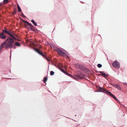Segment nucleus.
Listing matches in <instances>:
<instances>
[{
	"label": "nucleus",
	"instance_id": "nucleus-2",
	"mask_svg": "<svg viewBox=\"0 0 127 127\" xmlns=\"http://www.w3.org/2000/svg\"><path fill=\"white\" fill-rule=\"evenodd\" d=\"M3 32L11 36L12 38L16 40L19 41V40L15 36L16 34L14 31H10L6 29L2 30Z\"/></svg>",
	"mask_w": 127,
	"mask_h": 127
},
{
	"label": "nucleus",
	"instance_id": "nucleus-12",
	"mask_svg": "<svg viewBox=\"0 0 127 127\" xmlns=\"http://www.w3.org/2000/svg\"><path fill=\"white\" fill-rule=\"evenodd\" d=\"M7 41L9 42L10 43H13L14 42V40L13 39L10 37L7 36Z\"/></svg>",
	"mask_w": 127,
	"mask_h": 127
},
{
	"label": "nucleus",
	"instance_id": "nucleus-46",
	"mask_svg": "<svg viewBox=\"0 0 127 127\" xmlns=\"http://www.w3.org/2000/svg\"><path fill=\"white\" fill-rule=\"evenodd\" d=\"M9 79H12V78H9Z\"/></svg>",
	"mask_w": 127,
	"mask_h": 127
},
{
	"label": "nucleus",
	"instance_id": "nucleus-13",
	"mask_svg": "<svg viewBox=\"0 0 127 127\" xmlns=\"http://www.w3.org/2000/svg\"><path fill=\"white\" fill-rule=\"evenodd\" d=\"M6 37V36L3 33H0V38L3 39H5Z\"/></svg>",
	"mask_w": 127,
	"mask_h": 127
},
{
	"label": "nucleus",
	"instance_id": "nucleus-47",
	"mask_svg": "<svg viewBox=\"0 0 127 127\" xmlns=\"http://www.w3.org/2000/svg\"><path fill=\"white\" fill-rule=\"evenodd\" d=\"M75 116H76V115H75Z\"/></svg>",
	"mask_w": 127,
	"mask_h": 127
},
{
	"label": "nucleus",
	"instance_id": "nucleus-45",
	"mask_svg": "<svg viewBox=\"0 0 127 127\" xmlns=\"http://www.w3.org/2000/svg\"><path fill=\"white\" fill-rule=\"evenodd\" d=\"M101 75L100 74H99L98 75H99H99Z\"/></svg>",
	"mask_w": 127,
	"mask_h": 127
},
{
	"label": "nucleus",
	"instance_id": "nucleus-39",
	"mask_svg": "<svg viewBox=\"0 0 127 127\" xmlns=\"http://www.w3.org/2000/svg\"><path fill=\"white\" fill-rule=\"evenodd\" d=\"M112 86H114V85L115 84H111Z\"/></svg>",
	"mask_w": 127,
	"mask_h": 127
},
{
	"label": "nucleus",
	"instance_id": "nucleus-8",
	"mask_svg": "<svg viewBox=\"0 0 127 127\" xmlns=\"http://www.w3.org/2000/svg\"><path fill=\"white\" fill-rule=\"evenodd\" d=\"M107 93H108L107 95H108L110 96L113 98L115 100H116L117 102L119 103H120V101L117 99L116 97L113 95L111 92H107Z\"/></svg>",
	"mask_w": 127,
	"mask_h": 127
},
{
	"label": "nucleus",
	"instance_id": "nucleus-16",
	"mask_svg": "<svg viewBox=\"0 0 127 127\" xmlns=\"http://www.w3.org/2000/svg\"><path fill=\"white\" fill-rule=\"evenodd\" d=\"M114 87H115L117 89H118L120 91H121V87H120V86L118 84H114Z\"/></svg>",
	"mask_w": 127,
	"mask_h": 127
},
{
	"label": "nucleus",
	"instance_id": "nucleus-28",
	"mask_svg": "<svg viewBox=\"0 0 127 127\" xmlns=\"http://www.w3.org/2000/svg\"><path fill=\"white\" fill-rule=\"evenodd\" d=\"M50 74L51 76H53L54 75V71H50Z\"/></svg>",
	"mask_w": 127,
	"mask_h": 127
},
{
	"label": "nucleus",
	"instance_id": "nucleus-37",
	"mask_svg": "<svg viewBox=\"0 0 127 127\" xmlns=\"http://www.w3.org/2000/svg\"><path fill=\"white\" fill-rule=\"evenodd\" d=\"M96 73H99V72H101L102 71H98L95 70Z\"/></svg>",
	"mask_w": 127,
	"mask_h": 127
},
{
	"label": "nucleus",
	"instance_id": "nucleus-7",
	"mask_svg": "<svg viewBox=\"0 0 127 127\" xmlns=\"http://www.w3.org/2000/svg\"><path fill=\"white\" fill-rule=\"evenodd\" d=\"M107 93H108L107 95H108L110 96L113 98L115 100H116L117 102L119 103H120V101L117 99L116 97L113 95L111 92H107Z\"/></svg>",
	"mask_w": 127,
	"mask_h": 127
},
{
	"label": "nucleus",
	"instance_id": "nucleus-26",
	"mask_svg": "<svg viewBox=\"0 0 127 127\" xmlns=\"http://www.w3.org/2000/svg\"><path fill=\"white\" fill-rule=\"evenodd\" d=\"M48 80V78L47 77H45L43 78V79L42 81L44 82H46Z\"/></svg>",
	"mask_w": 127,
	"mask_h": 127
},
{
	"label": "nucleus",
	"instance_id": "nucleus-33",
	"mask_svg": "<svg viewBox=\"0 0 127 127\" xmlns=\"http://www.w3.org/2000/svg\"><path fill=\"white\" fill-rule=\"evenodd\" d=\"M11 49H10V60L11 59Z\"/></svg>",
	"mask_w": 127,
	"mask_h": 127
},
{
	"label": "nucleus",
	"instance_id": "nucleus-10",
	"mask_svg": "<svg viewBox=\"0 0 127 127\" xmlns=\"http://www.w3.org/2000/svg\"><path fill=\"white\" fill-rule=\"evenodd\" d=\"M33 49L34 51L36 53L38 54L40 56H42L43 53L42 51L39 50L38 49H35L34 48H33Z\"/></svg>",
	"mask_w": 127,
	"mask_h": 127
},
{
	"label": "nucleus",
	"instance_id": "nucleus-15",
	"mask_svg": "<svg viewBox=\"0 0 127 127\" xmlns=\"http://www.w3.org/2000/svg\"><path fill=\"white\" fill-rule=\"evenodd\" d=\"M28 24L30 26V27L28 26L27 27V28L28 29L30 28L32 29H33L34 27V26L31 23H30L29 22Z\"/></svg>",
	"mask_w": 127,
	"mask_h": 127
},
{
	"label": "nucleus",
	"instance_id": "nucleus-29",
	"mask_svg": "<svg viewBox=\"0 0 127 127\" xmlns=\"http://www.w3.org/2000/svg\"><path fill=\"white\" fill-rule=\"evenodd\" d=\"M4 47V46L1 44L0 46V52H1V50Z\"/></svg>",
	"mask_w": 127,
	"mask_h": 127
},
{
	"label": "nucleus",
	"instance_id": "nucleus-44",
	"mask_svg": "<svg viewBox=\"0 0 127 127\" xmlns=\"http://www.w3.org/2000/svg\"><path fill=\"white\" fill-rule=\"evenodd\" d=\"M10 72L11 73L10 69Z\"/></svg>",
	"mask_w": 127,
	"mask_h": 127
},
{
	"label": "nucleus",
	"instance_id": "nucleus-35",
	"mask_svg": "<svg viewBox=\"0 0 127 127\" xmlns=\"http://www.w3.org/2000/svg\"><path fill=\"white\" fill-rule=\"evenodd\" d=\"M24 22H26V23H27V24H28V23L29 22H28V21H25V20H22Z\"/></svg>",
	"mask_w": 127,
	"mask_h": 127
},
{
	"label": "nucleus",
	"instance_id": "nucleus-41",
	"mask_svg": "<svg viewBox=\"0 0 127 127\" xmlns=\"http://www.w3.org/2000/svg\"><path fill=\"white\" fill-rule=\"evenodd\" d=\"M98 35L100 36H101L100 34H98Z\"/></svg>",
	"mask_w": 127,
	"mask_h": 127
},
{
	"label": "nucleus",
	"instance_id": "nucleus-36",
	"mask_svg": "<svg viewBox=\"0 0 127 127\" xmlns=\"http://www.w3.org/2000/svg\"><path fill=\"white\" fill-rule=\"evenodd\" d=\"M123 84L125 85H127V83L126 82L123 83Z\"/></svg>",
	"mask_w": 127,
	"mask_h": 127
},
{
	"label": "nucleus",
	"instance_id": "nucleus-30",
	"mask_svg": "<svg viewBox=\"0 0 127 127\" xmlns=\"http://www.w3.org/2000/svg\"><path fill=\"white\" fill-rule=\"evenodd\" d=\"M21 16L24 17V18H26V16L24 15L23 12H22L21 13Z\"/></svg>",
	"mask_w": 127,
	"mask_h": 127
},
{
	"label": "nucleus",
	"instance_id": "nucleus-31",
	"mask_svg": "<svg viewBox=\"0 0 127 127\" xmlns=\"http://www.w3.org/2000/svg\"><path fill=\"white\" fill-rule=\"evenodd\" d=\"M98 67L99 68L101 67H102V65L100 64H98L97 65Z\"/></svg>",
	"mask_w": 127,
	"mask_h": 127
},
{
	"label": "nucleus",
	"instance_id": "nucleus-17",
	"mask_svg": "<svg viewBox=\"0 0 127 127\" xmlns=\"http://www.w3.org/2000/svg\"><path fill=\"white\" fill-rule=\"evenodd\" d=\"M96 87L98 89L102 90V91H104V90H107L104 89L102 87L98 85L96 86Z\"/></svg>",
	"mask_w": 127,
	"mask_h": 127
},
{
	"label": "nucleus",
	"instance_id": "nucleus-38",
	"mask_svg": "<svg viewBox=\"0 0 127 127\" xmlns=\"http://www.w3.org/2000/svg\"><path fill=\"white\" fill-rule=\"evenodd\" d=\"M67 118H68L70 119H72V120H73V121H75V120H73V119H70V118H68V117H67Z\"/></svg>",
	"mask_w": 127,
	"mask_h": 127
},
{
	"label": "nucleus",
	"instance_id": "nucleus-11",
	"mask_svg": "<svg viewBox=\"0 0 127 127\" xmlns=\"http://www.w3.org/2000/svg\"><path fill=\"white\" fill-rule=\"evenodd\" d=\"M62 56L65 57L66 58L69 59L70 58V56L69 54L65 50V52H64Z\"/></svg>",
	"mask_w": 127,
	"mask_h": 127
},
{
	"label": "nucleus",
	"instance_id": "nucleus-18",
	"mask_svg": "<svg viewBox=\"0 0 127 127\" xmlns=\"http://www.w3.org/2000/svg\"><path fill=\"white\" fill-rule=\"evenodd\" d=\"M4 48L5 49L8 48H10V43H7L6 45V46L4 47Z\"/></svg>",
	"mask_w": 127,
	"mask_h": 127
},
{
	"label": "nucleus",
	"instance_id": "nucleus-5",
	"mask_svg": "<svg viewBox=\"0 0 127 127\" xmlns=\"http://www.w3.org/2000/svg\"><path fill=\"white\" fill-rule=\"evenodd\" d=\"M56 50L58 54L62 56L64 52H65V50L62 48L61 49L59 48H57Z\"/></svg>",
	"mask_w": 127,
	"mask_h": 127
},
{
	"label": "nucleus",
	"instance_id": "nucleus-19",
	"mask_svg": "<svg viewBox=\"0 0 127 127\" xmlns=\"http://www.w3.org/2000/svg\"><path fill=\"white\" fill-rule=\"evenodd\" d=\"M42 56L43 58L46 59L47 61H49V60L48 58V57L46 54L43 53Z\"/></svg>",
	"mask_w": 127,
	"mask_h": 127
},
{
	"label": "nucleus",
	"instance_id": "nucleus-22",
	"mask_svg": "<svg viewBox=\"0 0 127 127\" xmlns=\"http://www.w3.org/2000/svg\"><path fill=\"white\" fill-rule=\"evenodd\" d=\"M10 48H11L14 49H15L16 48L15 45L13 43H10Z\"/></svg>",
	"mask_w": 127,
	"mask_h": 127
},
{
	"label": "nucleus",
	"instance_id": "nucleus-23",
	"mask_svg": "<svg viewBox=\"0 0 127 127\" xmlns=\"http://www.w3.org/2000/svg\"><path fill=\"white\" fill-rule=\"evenodd\" d=\"M31 21L32 23L35 26H36L37 25V24L36 22L33 19H32L31 20Z\"/></svg>",
	"mask_w": 127,
	"mask_h": 127
},
{
	"label": "nucleus",
	"instance_id": "nucleus-49",
	"mask_svg": "<svg viewBox=\"0 0 127 127\" xmlns=\"http://www.w3.org/2000/svg\"><path fill=\"white\" fill-rule=\"evenodd\" d=\"M55 28H54V30L55 29Z\"/></svg>",
	"mask_w": 127,
	"mask_h": 127
},
{
	"label": "nucleus",
	"instance_id": "nucleus-6",
	"mask_svg": "<svg viewBox=\"0 0 127 127\" xmlns=\"http://www.w3.org/2000/svg\"><path fill=\"white\" fill-rule=\"evenodd\" d=\"M59 69L60 70L62 71V72L64 73L65 75L67 76L70 77L72 78L74 77L71 74H69L68 73L67 71H65L64 69L61 68H59Z\"/></svg>",
	"mask_w": 127,
	"mask_h": 127
},
{
	"label": "nucleus",
	"instance_id": "nucleus-48",
	"mask_svg": "<svg viewBox=\"0 0 127 127\" xmlns=\"http://www.w3.org/2000/svg\"><path fill=\"white\" fill-rule=\"evenodd\" d=\"M1 3H0V5H1Z\"/></svg>",
	"mask_w": 127,
	"mask_h": 127
},
{
	"label": "nucleus",
	"instance_id": "nucleus-3",
	"mask_svg": "<svg viewBox=\"0 0 127 127\" xmlns=\"http://www.w3.org/2000/svg\"><path fill=\"white\" fill-rule=\"evenodd\" d=\"M112 64L113 67L116 69H119L120 68V63L117 60L113 62Z\"/></svg>",
	"mask_w": 127,
	"mask_h": 127
},
{
	"label": "nucleus",
	"instance_id": "nucleus-42",
	"mask_svg": "<svg viewBox=\"0 0 127 127\" xmlns=\"http://www.w3.org/2000/svg\"><path fill=\"white\" fill-rule=\"evenodd\" d=\"M48 92H50V93H51V92H50V91H49V90H48Z\"/></svg>",
	"mask_w": 127,
	"mask_h": 127
},
{
	"label": "nucleus",
	"instance_id": "nucleus-20",
	"mask_svg": "<svg viewBox=\"0 0 127 127\" xmlns=\"http://www.w3.org/2000/svg\"><path fill=\"white\" fill-rule=\"evenodd\" d=\"M37 46L38 48H37V49H38L40 51L41 50V49H42L43 48L42 47L40 44H37Z\"/></svg>",
	"mask_w": 127,
	"mask_h": 127
},
{
	"label": "nucleus",
	"instance_id": "nucleus-25",
	"mask_svg": "<svg viewBox=\"0 0 127 127\" xmlns=\"http://www.w3.org/2000/svg\"><path fill=\"white\" fill-rule=\"evenodd\" d=\"M17 8L18 10V11L19 12H21L22 11L21 9V8L19 6V5L18 4H17Z\"/></svg>",
	"mask_w": 127,
	"mask_h": 127
},
{
	"label": "nucleus",
	"instance_id": "nucleus-27",
	"mask_svg": "<svg viewBox=\"0 0 127 127\" xmlns=\"http://www.w3.org/2000/svg\"><path fill=\"white\" fill-rule=\"evenodd\" d=\"M7 41L6 40L5 41H4L1 44L2 45H4L5 44H6L7 43Z\"/></svg>",
	"mask_w": 127,
	"mask_h": 127
},
{
	"label": "nucleus",
	"instance_id": "nucleus-1",
	"mask_svg": "<svg viewBox=\"0 0 127 127\" xmlns=\"http://www.w3.org/2000/svg\"><path fill=\"white\" fill-rule=\"evenodd\" d=\"M75 67L78 69L81 70L86 74L90 73L91 71V70L87 68L85 66L79 64H75Z\"/></svg>",
	"mask_w": 127,
	"mask_h": 127
},
{
	"label": "nucleus",
	"instance_id": "nucleus-40",
	"mask_svg": "<svg viewBox=\"0 0 127 127\" xmlns=\"http://www.w3.org/2000/svg\"><path fill=\"white\" fill-rule=\"evenodd\" d=\"M55 66H56V67H58V66L57 65H55Z\"/></svg>",
	"mask_w": 127,
	"mask_h": 127
},
{
	"label": "nucleus",
	"instance_id": "nucleus-24",
	"mask_svg": "<svg viewBox=\"0 0 127 127\" xmlns=\"http://www.w3.org/2000/svg\"><path fill=\"white\" fill-rule=\"evenodd\" d=\"M99 73L102 74V75L107 77L108 76H109V75L108 74H106L104 72V71H102L101 72H99Z\"/></svg>",
	"mask_w": 127,
	"mask_h": 127
},
{
	"label": "nucleus",
	"instance_id": "nucleus-34",
	"mask_svg": "<svg viewBox=\"0 0 127 127\" xmlns=\"http://www.w3.org/2000/svg\"><path fill=\"white\" fill-rule=\"evenodd\" d=\"M14 13L16 14L17 13V10L16 9H14Z\"/></svg>",
	"mask_w": 127,
	"mask_h": 127
},
{
	"label": "nucleus",
	"instance_id": "nucleus-21",
	"mask_svg": "<svg viewBox=\"0 0 127 127\" xmlns=\"http://www.w3.org/2000/svg\"><path fill=\"white\" fill-rule=\"evenodd\" d=\"M14 44L15 45V46H16L18 47H20L21 46V44L18 42H15Z\"/></svg>",
	"mask_w": 127,
	"mask_h": 127
},
{
	"label": "nucleus",
	"instance_id": "nucleus-43",
	"mask_svg": "<svg viewBox=\"0 0 127 127\" xmlns=\"http://www.w3.org/2000/svg\"><path fill=\"white\" fill-rule=\"evenodd\" d=\"M45 83V85L46 84V82H45V83Z\"/></svg>",
	"mask_w": 127,
	"mask_h": 127
},
{
	"label": "nucleus",
	"instance_id": "nucleus-14",
	"mask_svg": "<svg viewBox=\"0 0 127 127\" xmlns=\"http://www.w3.org/2000/svg\"><path fill=\"white\" fill-rule=\"evenodd\" d=\"M107 92H109L108 90H104V91H101V90L98 91H95L94 92H101L105 93L106 94L108 95V93H107Z\"/></svg>",
	"mask_w": 127,
	"mask_h": 127
},
{
	"label": "nucleus",
	"instance_id": "nucleus-4",
	"mask_svg": "<svg viewBox=\"0 0 127 127\" xmlns=\"http://www.w3.org/2000/svg\"><path fill=\"white\" fill-rule=\"evenodd\" d=\"M77 73L79 75H76L74 77H72V78L77 79H81L83 78L82 76H80V75H81L82 74V72L81 71H78L77 72Z\"/></svg>",
	"mask_w": 127,
	"mask_h": 127
},
{
	"label": "nucleus",
	"instance_id": "nucleus-9",
	"mask_svg": "<svg viewBox=\"0 0 127 127\" xmlns=\"http://www.w3.org/2000/svg\"><path fill=\"white\" fill-rule=\"evenodd\" d=\"M107 93H108L107 95H108L110 96L113 98L115 100H116L117 102L119 103H120V101L117 99L116 97L113 95L111 92H107Z\"/></svg>",
	"mask_w": 127,
	"mask_h": 127
},
{
	"label": "nucleus",
	"instance_id": "nucleus-32",
	"mask_svg": "<svg viewBox=\"0 0 127 127\" xmlns=\"http://www.w3.org/2000/svg\"><path fill=\"white\" fill-rule=\"evenodd\" d=\"M8 0H3V2L4 3H7V2H8Z\"/></svg>",
	"mask_w": 127,
	"mask_h": 127
}]
</instances>
